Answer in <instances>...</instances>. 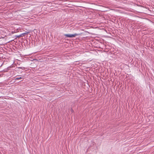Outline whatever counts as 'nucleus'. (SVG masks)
Wrapping results in <instances>:
<instances>
[{
    "instance_id": "f257e3e1",
    "label": "nucleus",
    "mask_w": 154,
    "mask_h": 154,
    "mask_svg": "<svg viewBox=\"0 0 154 154\" xmlns=\"http://www.w3.org/2000/svg\"><path fill=\"white\" fill-rule=\"evenodd\" d=\"M80 35L79 34L75 33L74 34H65L64 36L67 38H72L75 37Z\"/></svg>"
},
{
    "instance_id": "f03ea898",
    "label": "nucleus",
    "mask_w": 154,
    "mask_h": 154,
    "mask_svg": "<svg viewBox=\"0 0 154 154\" xmlns=\"http://www.w3.org/2000/svg\"><path fill=\"white\" fill-rule=\"evenodd\" d=\"M28 32H25L23 33L20 35H19V36L20 37H23V36H25V35H28Z\"/></svg>"
},
{
    "instance_id": "7ed1b4c3",
    "label": "nucleus",
    "mask_w": 154,
    "mask_h": 154,
    "mask_svg": "<svg viewBox=\"0 0 154 154\" xmlns=\"http://www.w3.org/2000/svg\"><path fill=\"white\" fill-rule=\"evenodd\" d=\"M22 79V77H17V78H16L15 79V80H19V79Z\"/></svg>"
},
{
    "instance_id": "20e7f679",
    "label": "nucleus",
    "mask_w": 154,
    "mask_h": 154,
    "mask_svg": "<svg viewBox=\"0 0 154 154\" xmlns=\"http://www.w3.org/2000/svg\"><path fill=\"white\" fill-rule=\"evenodd\" d=\"M18 68H21L22 69H25V68L23 67H19Z\"/></svg>"
},
{
    "instance_id": "39448f33",
    "label": "nucleus",
    "mask_w": 154,
    "mask_h": 154,
    "mask_svg": "<svg viewBox=\"0 0 154 154\" xmlns=\"http://www.w3.org/2000/svg\"><path fill=\"white\" fill-rule=\"evenodd\" d=\"M2 72H7V69H4L2 71Z\"/></svg>"
},
{
    "instance_id": "423d86ee",
    "label": "nucleus",
    "mask_w": 154,
    "mask_h": 154,
    "mask_svg": "<svg viewBox=\"0 0 154 154\" xmlns=\"http://www.w3.org/2000/svg\"><path fill=\"white\" fill-rule=\"evenodd\" d=\"M15 37H16V38H20V37L19 36V35H15Z\"/></svg>"
}]
</instances>
